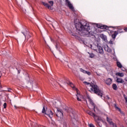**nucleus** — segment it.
Segmentation results:
<instances>
[{
	"mask_svg": "<svg viewBox=\"0 0 127 127\" xmlns=\"http://www.w3.org/2000/svg\"><path fill=\"white\" fill-rule=\"evenodd\" d=\"M112 79L111 78H108L106 80V83L107 84V85H108L109 86L110 85H111V84H112Z\"/></svg>",
	"mask_w": 127,
	"mask_h": 127,
	"instance_id": "a211bd4d",
	"label": "nucleus"
},
{
	"mask_svg": "<svg viewBox=\"0 0 127 127\" xmlns=\"http://www.w3.org/2000/svg\"><path fill=\"white\" fill-rule=\"evenodd\" d=\"M66 110H67V108H65V111H66Z\"/></svg>",
	"mask_w": 127,
	"mask_h": 127,
	"instance_id": "de8ad7c7",
	"label": "nucleus"
},
{
	"mask_svg": "<svg viewBox=\"0 0 127 127\" xmlns=\"http://www.w3.org/2000/svg\"><path fill=\"white\" fill-rule=\"evenodd\" d=\"M115 75L118 77H124V73L123 72H117Z\"/></svg>",
	"mask_w": 127,
	"mask_h": 127,
	"instance_id": "6ab92c4d",
	"label": "nucleus"
},
{
	"mask_svg": "<svg viewBox=\"0 0 127 127\" xmlns=\"http://www.w3.org/2000/svg\"><path fill=\"white\" fill-rule=\"evenodd\" d=\"M66 2H67V5L69 7L70 9H74V7H73V5L71 4V3L70 2L69 0H65Z\"/></svg>",
	"mask_w": 127,
	"mask_h": 127,
	"instance_id": "6e6552de",
	"label": "nucleus"
},
{
	"mask_svg": "<svg viewBox=\"0 0 127 127\" xmlns=\"http://www.w3.org/2000/svg\"><path fill=\"white\" fill-rule=\"evenodd\" d=\"M46 115L50 118V119H52V117H53V112H52L51 110H49L47 111V113H46Z\"/></svg>",
	"mask_w": 127,
	"mask_h": 127,
	"instance_id": "423d86ee",
	"label": "nucleus"
},
{
	"mask_svg": "<svg viewBox=\"0 0 127 127\" xmlns=\"http://www.w3.org/2000/svg\"><path fill=\"white\" fill-rule=\"evenodd\" d=\"M125 81H126L127 82V77L125 78Z\"/></svg>",
	"mask_w": 127,
	"mask_h": 127,
	"instance_id": "a19ab883",
	"label": "nucleus"
},
{
	"mask_svg": "<svg viewBox=\"0 0 127 127\" xmlns=\"http://www.w3.org/2000/svg\"><path fill=\"white\" fill-rule=\"evenodd\" d=\"M71 115L72 116L73 119H75V118L76 117V114H75V112H71Z\"/></svg>",
	"mask_w": 127,
	"mask_h": 127,
	"instance_id": "bb28decb",
	"label": "nucleus"
},
{
	"mask_svg": "<svg viewBox=\"0 0 127 127\" xmlns=\"http://www.w3.org/2000/svg\"><path fill=\"white\" fill-rule=\"evenodd\" d=\"M112 87L114 89V90H118V86H117V84H113L112 85Z\"/></svg>",
	"mask_w": 127,
	"mask_h": 127,
	"instance_id": "393cba45",
	"label": "nucleus"
},
{
	"mask_svg": "<svg viewBox=\"0 0 127 127\" xmlns=\"http://www.w3.org/2000/svg\"><path fill=\"white\" fill-rule=\"evenodd\" d=\"M66 112H68V110H66Z\"/></svg>",
	"mask_w": 127,
	"mask_h": 127,
	"instance_id": "09e8293b",
	"label": "nucleus"
},
{
	"mask_svg": "<svg viewBox=\"0 0 127 127\" xmlns=\"http://www.w3.org/2000/svg\"><path fill=\"white\" fill-rule=\"evenodd\" d=\"M124 30H125L126 32H127V28H125V29H124Z\"/></svg>",
	"mask_w": 127,
	"mask_h": 127,
	"instance_id": "e433bc0d",
	"label": "nucleus"
},
{
	"mask_svg": "<svg viewBox=\"0 0 127 127\" xmlns=\"http://www.w3.org/2000/svg\"><path fill=\"white\" fill-rule=\"evenodd\" d=\"M87 99H88L90 104H91V105H92V106H93V109H94V111L96 112V110H95V108H96V105H95V103H94V102H93V100H92L91 99V98H90V97L87 96Z\"/></svg>",
	"mask_w": 127,
	"mask_h": 127,
	"instance_id": "0eeeda50",
	"label": "nucleus"
},
{
	"mask_svg": "<svg viewBox=\"0 0 127 127\" xmlns=\"http://www.w3.org/2000/svg\"><path fill=\"white\" fill-rule=\"evenodd\" d=\"M111 125L113 126V127H118L117 126V124H115L114 123H112Z\"/></svg>",
	"mask_w": 127,
	"mask_h": 127,
	"instance_id": "7c9ffc66",
	"label": "nucleus"
},
{
	"mask_svg": "<svg viewBox=\"0 0 127 127\" xmlns=\"http://www.w3.org/2000/svg\"><path fill=\"white\" fill-rule=\"evenodd\" d=\"M89 47L93 50H94V51H97V48H98V46L95 45H94L93 46L90 45Z\"/></svg>",
	"mask_w": 127,
	"mask_h": 127,
	"instance_id": "f8f14e48",
	"label": "nucleus"
},
{
	"mask_svg": "<svg viewBox=\"0 0 127 127\" xmlns=\"http://www.w3.org/2000/svg\"><path fill=\"white\" fill-rule=\"evenodd\" d=\"M100 28H101V29H107L108 30V29H109V27L103 25L102 26H100Z\"/></svg>",
	"mask_w": 127,
	"mask_h": 127,
	"instance_id": "aec40b11",
	"label": "nucleus"
},
{
	"mask_svg": "<svg viewBox=\"0 0 127 127\" xmlns=\"http://www.w3.org/2000/svg\"><path fill=\"white\" fill-rule=\"evenodd\" d=\"M87 114L90 116H92L94 118V121L96 123L97 125L100 127H107V123L103 121L102 119L99 118V117L97 116L95 113H92V112L87 110L86 111Z\"/></svg>",
	"mask_w": 127,
	"mask_h": 127,
	"instance_id": "f03ea898",
	"label": "nucleus"
},
{
	"mask_svg": "<svg viewBox=\"0 0 127 127\" xmlns=\"http://www.w3.org/2000/svg\"><path fill=\"white\" fill-rule=\"evenodd\" d=\"M47 107L45 108V107L44 106L43 108L42 111V113L45 114V115H46V113L47 112Z\"/></svg>",
	"mask_w": 127,
	"mask_h": 127,
	"instance_id": "412c9836",
	"label": "nucleus"
},
{
	"mask_svg": "<svg viewBox=\"0 0 127 127\" xmlns=\"http://www.w3.org/2000/svg\"><path fill=\"white\" fill-rule=\"evenodd\" d=\"M80 70L81 71V72H82V73H84V74H87V75H88L89 76H90V75H91L90 72L86 71V70L83 69L82 68H80Z\"/></svg>",
	"mask_w": 127,
	"mask_h": 127,
	"instance_id": "2eb2a0df",
	"label": "nucleus"
},
{
	"mask_svg": "<svg viewBox=\"0 0 127 127\" xmlns=\"http://www.w3.org/2000/svg\"><path fill=\"white\" fill-rule=\"evenodd\" d=\"M122 32H123V31H118V33H122Z\"/></svg>",
	"mask_w": 127,
	"mask_h": 127,
	"instance_id": "4c0bfd02",
	"label": "nucleus"
},
{
	"mask_svg": "<svg viewBox=\"0 0 127 127\" xmlns=\"http://www.w3.org/2000/svg\"><path fill=\"white\" fill-rule=\"evenodd\" d=\"M114 107L116 110H118L119 111V112H122L121 109L117 106V104H114Z\"/></svg>",
	"mask_w": 127,
	"mask_h": 127,
	"instance_id": "a878e982",
	"label": "nucleus"
},
{
	"mask_svg": "<svg viewBox=\"0 0 127 127\" xmlns=\"http://www.w3.org/2000/svg\"><path fill=\"white\" fill-rule=\"evenodd\" d=\"M98 52L99 53H100V54H101L102 55L104 54V50L103 49V48H102V47H98Z\"/></svg>",
	"mask_w": 127,
	"mask_h": 127,
	"instance_id": "f3484780",
	"label": "nucleus"
},
{
	"mask_svg": "<svg viewBox=\"0 0 127 127\" xmlns=\"http://www.w3.org/2000/svg\"><path fill=\"white\" fill-rule=\"evenodd\" d=\"M117 66L119 67V68H123V65H122V64L120 62H117Z\"/></svg>",
	"mask_w": 127,
	"mask_h": 127,
	"instance_id": "4be33fe9",
	"label": "nucleus"
},
{
	"mask_svg": "<svg viewBox=\"0 0 127 127\" xmlns=\"http://www.w3.org/2000/svg\"><path fill=\"white\" fill-rule=\"evenodd\" d=\"M1 77V72L0 71V78ZM2 88V86L0 85V89H1Z\"/></svg>",
	"mask_w": 127,
	"mask_h": 127,
	"instance_id": "72a5a7b5",
	"label": "nucleus"
},
{
	"mask_svg": "<svg viewBox=\"0 0 127 127\" xmlns=\"http://www.w3.org/2000/svg\"><path fill=\"white\" fill-rule=\"evenodd\" d=\"M44 40L45 41V44H47V43L46 42V41L45 39H44Z\"/></svg>",
	"mask_w": 127,
	"mask_h": 127,
	"instance_id": "58836bf2",
	"label": "nucleus"
},
{
	"mask_svg": "<svg viewBox=\"0 0 127 127\" xmlns=\"http://www.w3.org/2000/svg\"><path fill=\"white\" fill-rule=\"evenodd\" d=\"M86 102V104H88V102H87V101Z\"/></svg>",
	"mask_w": 127,
	"mask_h": 127,
	"instance_id": "a18cd8bd",
	"label": "nucleus"
},
{
	"mask_svg": "<svg viewBox=\"0 0 127 127\" xmlns=\"http://www.w3.org/2000/svg\"><path fill=\"white\" fill-rule=\"evenodd\" d=\"M84 84H87V85H90L91 88H90L92 92H94V94H96L98 95L99 97H101L102 98L103 97V91L102 90H100L99 87L97 86V85L94 84L93 83H89L86 81H84Z\"/></svg>",
	"mask_w": 127,
	"mask_h": 127,
	"instance_id": "7ed1b4c3",
	"label": "nucleus"
},
{
	"mask_svg": "<svg viewBox=\"0 0 127 127\" xmlns=\"http://www.w3.org/2000/svg\"><path fill=\"white\" fill-rule=\"evenodd\" d=\"M117 34H119V33H118L117 31H115L114 34L112 35V38H113L114 41H115L116 37H117Z\"/></svg>",
	"mask_w": 127,
	"mask_h": 127,
	"instance_id": "4468645a",
	"label": "nucleus"
},
{
	"mask_svg": "<svg viewBox=\"0 0 127 127\" xmlns=\"http://www.w3.org/2000/svg\"><path fill=\"white\" fill-rule=\"evenodd\" d=\"M108 99H110V97H108Z\"/></svg>",
	"mask_w": 127,
	"mask_h": 127,
	"instance_id": "c03bdc74",
	"label": "nucleus"
},
{
	"mask_svg": "<svg viewBox=\"0 0 127 127\" xmlns=\"http://www.w3.org/2000/svg\"><path fill=\"white\" fill-rule=\"evenodd\" d=\"M107 121L110 124V125H112L113 122H112V119H109V117H107Z\"/></svg>",
	"mask_w": 127,
	"mask_h": 127,
	"instance_id": "b1692460",
	"label": "nucleus"
},
{
	"mask_svg": "<svg viewBox=\"0 0 127 127\" xmlns=\"http://www.w3.org/2000/svg\"><path fill=\"white\" fill-rule=\"evenodd\" d=\"M75 91H76V93H77V101H79V102H81V100L79 98V97H80V94H79V90H78V89L77 88H75Z\"/></svg>",
	"mask_w": 127,
	"mask_h": 127,
	"instance_id": "ddd939ff",
	"label": "nucleus"
},
{
	"mask_svg": "<svg viewBox=\"0 0 127 127\" xmlns=\"http://www.w3.org/2000/svg\"><path fill=\"white\" fill-rule=\"evenodd\" d=\"M56 48H58V47H57V46H56Z\"/></svg>",
	"mask_w": 127,
	"mask_h": 127,
	"instance_id": "49530a36",
	"label": "nucleus"
},
{
	"mask_svg": "<svg viewBox=\"0 0 127 127\" xmlns=\"http://www.w3.org/2000/svg\"><path fill=\"white\" fill-rule=\"evenodd\" d=\"M67 84L68 85H70V87H71V88H72L73 89L76 90L75 89H76V88L74 87V84H73V83L72 82H70L68 83V82L67 83Z\"/></svg>",
	"mask_w": 127,
	"mask_h": 127,
	"instance_id": "5701e85b",
	"label": "nucleus"
},
{
	"mask_svg": "<svg viewBox=\"0 0 127 127\" xmlns=\"http://www.w3.org/2000/svg\"><path fill=\"white\" fill-rule=\"evenodd\" d=\"M126 103H127V98H125Z\"/></svg>",
	"mask_w": 127,
	"mask_h": 127,
	"instance_id": "ea45409f",
	"label": "nucleus"
},
{
	"mask_svg": "<svg viewBox=\"0 0 127 127\" xmlns=\"http://www.w3.org/2000/svg\"><path fill=\"white\" fill-rule=\"evenodd\" d=\"M30 37H31V34L27 31V30H25V32H22V34L19 35V38L20 40H24L25 39L28 41Z\"/></svg>",
	"mask_w": 127,
	"mask_h": 127,
	"instance_id": "20e7f679",
	"label": "nucleus"
},
{
	"mask_svg": "<svg viewBox=\"0 0 127 127\" xmlns=\"http://www.w3.org/2000/svg\"><path fill=\"white\" fill-rule=\"evenodd\" d=\"M100 37L105 42H107V41H108V39L107 38V36L105 35L104 34H101Z\"/></svg>",
	"mask_w": 127,
	"mask_h": 127,
	"instance_id": "1a4fd4ad",
	"label": "nucleus"
},
{
	"mask_svg": "<svg viewBox=\"0 0 127 127\" xmlns=\"http://www.w3.org/2000/svg\"><path fill=\"white\" fill-rule=\"evenodd\" d=\"M72 36L75 37V38H77V37H78V36H77V35H76V34H72Z\"/></svg>",
	"mask_w": 127,
	"mask_h": 127,
	"instance_id": "f704fd0d",
	"label": "nucleus"
},
{
	"mask_svg": "<svg viewBox=\"0 0 127 127\" xmlns=\"http://www.w3.org/2000/svg\"><path fill=\"white\" fill-rule=\"evenodd\" d=\"M116 79H117L116 82H117V83L122 84L125 82V81L123 80V78L121 77H116Z\"/></svg>",
	"mask_w": 127,
	"mask_h": 127,
	"instance_id": "9b49d317",
	"label": "nucleus"
},
{
	"mask_svg": "<svg viewBox=\"0 0 127 127\" xmlns=\"http://www.w3.org/2000/svg\"><path fill=\"white\" fill-rule=\"evenodd\" d=\"M97 75H99L98 73H97Z\"/></svg>",
	"mask_w": 127,
	"mask_h": 127,
	"instance_id": "8fccbe9b",
	"label": "nucleus"
},
{
	"mask_svg": "<svg viewBox=\"0 0 127 127\" xmlns=\"http://www.w3.org/2000/svg\"><path fill=\"white\" fill-rule=\"evenodd\" d=\"M14 107V108H15V109H17V107H16V106L15 105Z\"/></svg>",
	"mask_w": 127,
	"mask_h": 127,
	"instance_id": "79ce46f5",
	"label": "nucleus"
},
{
	"mask_svg": "<svg viewBox=\"0 0 127 127\" xmlns=\"http://www.w3.org/2000/svg\"><path fill=\"white\" fill-rule=\"evenodd\" d=\"M109 44L113 45L114 44V41L110 40V41L109 42Z\"/></svg>",
	"mask_w": 127,
	"mask_h": 127,
	"instance_id": "c756f323",
	"label": "nucleus"
},
{
	"mask_svg": "<svg viewBox=\"0 0 127 127\" xmlns=\"http://www.w3.org/2000/svg\"><path fill=\"white\" fill-rule=\"evenodd\" d=\"M90 58H94V57H95V55H94V54H90Z\"/></svg>",
	"mask_w": 127,
	"mask_h": 127,
	"instance_id": "c85d7f7f",
	"label": "nucleus"
},
{
	"mask_svg": "<svg viewBox=\"0 0 127 127\" xmlns=\"http://www.w3.org/2000/svg\"><path fill=\"white\" fill-rule=\"evenodd\" d=\"M104 50L107 52H109V53H111V52H112V49H111V48H110V47H109L108 45H107L106 46H105L104 47Z\"/></svg>",
	"mask_w": 127,
	"mask_h": 127,
	"instance_id": "9d476101",
	"label": "nucleus"
},
{
	"mask_svg": "<svg viewBox=\"0 0 127 127\" xmlns=\"http://www.w3.org/2000/svg\"><path fill=\"white\" fill-rule=\"evenodd\" d=\"M50 4H51V6H53V4H54V2L53 1H49Z\"/></svg>",
	"mask_w": 127,
	"mask_h": 127,
	"instance_id": "cd10ccee",
	"label": "nucleus"
},
{
	"mask_svg": "<svg viewBox=\"0 0 127 127\" xmlns=\"http://www.w3.org/2000/svg\"><path fill=\"white\" fill-rule=\"evenodd\" d=\"M18 73L19 74V73H20V70H18Z\"/></svg>",
	"mask_w": 127,
	"mask_h": 127,
	"instance_id": "37998d69",
	"label": "nucleus"
},
{
	"mask_svg": "<svg viewBox=\"0 0 127 127\" xmlns=\"http://www.w3.org/2000/svg\"><path fill=\"white\" fill-rule=\"evenodd\" d=\"M88 126L89 127H95V126L92 124H89Z\"/></svg>",
	"mask_w": 127,
	"mask_h": 127,
	"instance_id": "473e14b6",
	"label": "nucleus"
},
{
	"mask_svg": "<svg viewBox=\"0 0 127 127\" xmlns=\"http://www.w3.org/2000/svg\"><path fill=\"white\" fill-rule=\"evenodd\" d=\"M56 116L58 118H60V119H61V118H63V111H62V110L58 108L57 109V112L56 113Z\"/></svg>",
	"mask_w": 127,
	"mask_h": 127,
	"instance_id": "39448f33",
	"label": "nucleus"
},
{
	"mask_svg": "<svg viewBox=\"0 0 127 127\" xmlns=\"http://www.w3.org/2000/svg\"><path fill=\"white\" fill-rule=\"evenodd\" d=\"M42 4H43V5L46 6V7H48V8H49V9H51V6H50V5L48 4V3H47L45 2H42Z\"/></svg>",
	"mask_w": 127,
	"mask_h": 127,
	"instance_id": "dca6fc26",
	"label": "nucleus"
},
{
	"mask_svg": "<svg viewBox=\"0 0 127 127\" xmlns=\"http://www.w3.org/2000/svg\"><path fill=\"white\" fill-rule=\"evenodd\" d=\"M4 109H6V103H4L3 104Z\"/></svg>",
	"mask_w": 127,
	"mask_h": 127,
	"instance_id": "2f4dec72",
	"label": "nucleus"
},
{
	"mask_svg": "<svg viewBox=\"0 0 127 127\" xmlns=\"http://www.w3.org/2000/svg\"><path fill=\"white\" fill-rule=\"evenodd\" d=\"M76 28L79 30L78 33L81 36H86L90 34V24L85 20H81L75 25Z\"/></svg>",
	"mask_w": 127,
	"mask_h": 127,
	"instance_id": "f257e3e1",
	"label": "nucleus"
},
{
	"mask_svg": "<svg viewBox=\"0 0 127 127\" xmlns=\"http://www.w3.org/2000/svg\"><path fill=\"white\" fill-rule=\"evenodd\" d=\"M8 92H11V89L8 88Z\"/></svg>",
	"mask_w": 127,
	"mask_h": 127,
	"instance_id": "c9c22d12",
	"label": "nucleus"
}]
</instances>
